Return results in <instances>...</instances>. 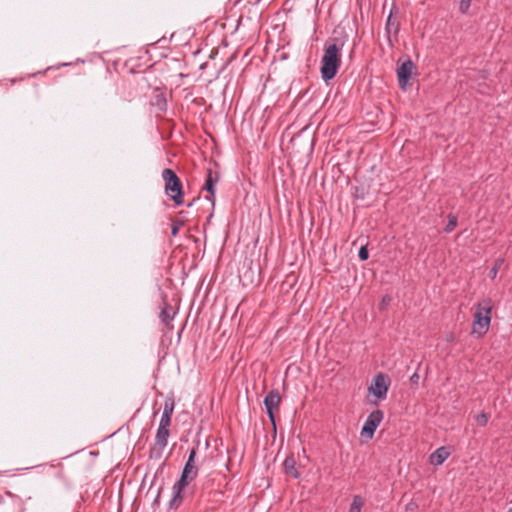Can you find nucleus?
I'll return each mask as SVG.
<instances>
[{"mask_svg": "<svg viewBox=\"0 0 512 512\" xmlns=\"http://www.w3.org/2000/svg\"><path fill=\"white\" fill-rule=\"evenodd\" d=\"M450 454L451 452L448 447L441 446L430 454L429 462L431 465L440 466L449 458Z\"/></svg>", "mask_w": 512, "mask_h": 512, "instance_id": "11", "label": "nucleus"}, {"mask_svg": "<svg viewBox=\"0 0 512 512\" xmlns=\"http://www.w3.org/2000/svg\"><path fill=\"white\" fill-rule=\"evenodd\" d=\"M169 434V429L158 427L155 442L150 451L151 458H160L162 456V453L168 444Z\"/></svg>", "mask_w": 512, "mask_h": 512, "instance_id": "7", "label": "nucleus"}, {"mask_svg": "<svg viewBox=\"0 0 512 512\" xmlns=\"http://www.w3.org/2000/svg\"><path fill=\"white\" fill-rule=\"evenodd\" d=\"M507 512H512V507Z\"/></svg>", "mask_w": 512, "mask_h": 512, "instance_id": "31", "label": "nucleus"}, {"mask_svg": "<svg viewBox=\"0 0 512 512\" xmlns=\"http://www.w3.org/2000/svg\"><path fill=\"white\" fill-rule=\"evenodd\" d=\"M197 455V449L192 448L189 451L188 459L183 467L179 481L189 484L192 480L197 477L198 468L195 465V459Z\"/></svg>", "mask_w": 512, "mask_h": 512, "instance_id": "6", "label": "nucleus"}, {"mask_svg": "<svg viewBox=\"0 0 512 512\" xmlns=\"http://www.w3.org/2000/svg\"><path fill=\"white\" fill-rule=\"evenodd\" d=\"M344 44L338 41L326 43L321 59L320 73L324 82L332 80L341 65V53Z\"/></svg>", "mask_w": 512, "mask_h": 512, "instance_id": "1", "label": "nucleus"}, {"mask_svg": "<svg viewBox=\"0 0 512 512\" xmlns=\"http://www.w3.org/2000/svg\"><path fill=\"white\" fill-rule=\"evenodd\" d=\"M363 507V500L360 495H354L352 503L349 508V512H361Z\"/></svg>", "mask_w": 512, "mask_h": 512, "instance_id": "14", "label": "nucleus"}, {"mask_svg": "<svg viewBox=\"0 0 512 512\" xmlns=\"http://www.w3.org/2000/svg\"><path fill=\"white\" fill-rule=\"evenodd\" d=\"M160 316H161L162 321L165 324H168L173 319V316H171L170 313L166 309H163L161 311Z\"/></svg>", "mask_w": 512, "mask_h": 512, "instance_id": "24", "label": "nucleus"}, {"mask_svg": "<svg viewBox=\"0 0 512 512\" xmlns=\"http://www.w3.org/2000/svg\"><path fill=\"white\" fill-rule=\"evenodd\" d=\"M296 462L293 457H287L284 461L285 471L291 474L293 477L298 478L299 475L295 468Z\"/></svg>", "mask_w": 512, "mask_h": 512, "instance_id": "13", "label": "nucleus"}, {"mask_svg": "<svg viewBox=\"0 0 512 512\" xmlns=\"http://www.w3.org/2000/svg\"><path fill=\"white\" fill-rule=\"evenodd\" d=\"M415 508H417V505L413 502H410L407 506H406V510L407 511H412L414 510Z\"/></svg>", "mask_w": 512, "mask_h": 512, "instance_id": "26", "label": "nucleus"}, {"mask_svg": "<svg viewBox=\"0 0 512 512\" xmlns=\"http://www.w3.org/2000/svg\"><path fill=\"white\" fill-rule=\"evenodd\" d=\"M281 401L280 394L277 390H271L264 398V406L270 421L275 424L274 410L279 408Z\"/></svg>", "mask_w": 512, "mask_h": 512, "instance_id": "8", "label": "nucleus"}, {"mask_svg": "<svg viewBox=\"0 0 512 512\" xmlns=\"http://www.w3.org/2000/svg\"><path fill=\"white\" fill-rule=\"evenodd\" d=\"M384 413L382 410L376 409L372 411L367 419L365 420L362 429H361V436L371 439L374 436V433L377 429V427L380 425L381 421L383 420Z\"/></svg>", "mask_w": 512, "mask_h": 512, "instance_id": "5", "label": "nucleus"}, {"mask_svg": "<svg viewBox=\"0 0 512 512\" xmlns=\"http://www.w3.org/2000/svg\"><path fill=\"white\" fill-rule=\"evenodd\" d=\"M472 0H459V11L461 14H467Z\"/></svg>", "mask_w": 512, "mask_h": 512, "instance_id": "18", "label": "nucleus"}, {"mask_svg": "<svg viewBox=\"0 0 512 512\" xmlns=\"http://www.w3.org/2000/svg\"><path fill=\"white\" fill-rule=\"evenodd\" d=\"M391 380L384 373H378L371 385L368 388V391L373 394L377 399L384 400L387 396L388 389L390 387Z\"/></svg>", "mask_w": 512, "mask_h": 512, "instance_id": "4", "label": "nucleus"}, {"mask_svg": "<svg viewBox=\"0 0 512 512\" xmlns=\"http://www.w3.org/2000/svg\"><path fill=\"white\" fill-rule=\"evenodd\" d=\"M162 178L165 181V193L179 206L183 203L182 184L176 173L166 168L162 171Z\"/></svg>", "mask_w": 512, "mask_h": 512, "instance_id": "3", "label": "nucleus"}, {"mask_svg": "<svg viewBox=\"0 0 512 512\" xmlns=\"http://www.w3.org/2000/svg\"><path fill=\"white\" fill-rule=\"evenodd\" d=\"M418 381H419V374H418V372H414V373L411 375V377H410V382H411L412 384L417 385V384H418Z\"/></svg>", "mask_w": 512, "mask_h": 512, "instance_id": "25", "label": "nucleus"}, {"mask_svg": "<svg viewBox=\"0 0 512 512\" xmlns=\"http://www.w3.org/2000/svg\"><path fill=\"white\" fill-rule=\"evenodd\" d=\"M174 411V401L172 399H167L164 403L163 408V416H169L171 417Z\"/></svg>", "mask_w": 512, "mask_h": 512, "instance_id": "17", "label": "nucleus"}, {"mask_svg": "<svg viewBox=\"0 0 512 512\" xmlns=\"http://www.w3.org/2000/svg\"><path fill=\"white\" fill-rule=\"evenodd\" d=\"M358 257H359V258H360V260H362V261H365V260H367V259H368V257H369V252H368L367 246H362V247L359 249Z\"/></svg>", "mask_w": 512, "mask_h": 512, "instance_id": "22", "label": "nucleus"}, {"mask_svg": "<svg viewBox=\"0 0 512 512\" xmlns=\"http://www.w3.org/2000/svg\"><path fill=\"white\" fill-rule=\"evenodd\" d=\"M504 263V259L503 258H498L495 260L493 266L491 267L489 273H488V276L491 278V279H495L497 274H498V271L499 269L502 267Z\"/></svg>", "mask_w": 512, "mask_h": 512, "instance_id": "16", "label": "nucleus"}, {"mask_svg": "<svg viewBox=\"0 0 512 512\" xmlns=\"http://www.w3.org/2000/svg\"><path fill=\"white\" fill-rule=\"evenodd\" d=\"M217 182H218L217 174L214 176L212 170L208 169L204 188L209 194L214 195L215 185Z\"/></svg>", "mask_w": 512, "mask_h": 512, "instance_id": "12", "label": "nucleus"}, {"mask_svg": "<svg viewBox=\"0 0 512 512\" xmlns=\"http://www.w3.org/2000/svg\"><path fill=\"white\" fill-rule=\"evenodd\" d=\"M392 301V298L391 296L389 295H384L380 301V304H379V308L380 310H383L385 309L389 304L390 302Z\"/></svg>", "mask_w": 512, "mask_h": 512, "instance_id": "23", "label": "nucleus"}, {"mask_svg": "<svg viewBox=\"0 0 512 512\" xmlns=\"http://www.w3.org/2000/svg\"><path fill=\"white\" fill-rule=\"evenodd\" d=\"M188 485L189 484L184 483V482H182V484H181V481H179V480L174 484V486L172 488V498L170 499L169 504H168L170 509L179 508V506L181 505V503L183 501L182 492Z\"/></svg>", "mask_w": 512, "mask_h": 512, "instance_id": "10", "label": "nucleus"}, {"mask_svg": "<svg viewBox=\"0 0 512 512\" xmlns=\"http://www.w3.org/2000/svg\"><path fill=\"white\" fill-rule=\"evenodd\" d=\"M155 105L162 111L166 110L167 104L166 99L162 95L156 96V102Z\"/></svg>", "mask_w": 512, "mask_h": 512, "instance_id": "19", "label": "nucleus"}, {"mask_svg": "<svg viewBox=\"0 0 512 512\" xmlns=\"http://www.w3.org/2000/svg\"><path fill=\"white\" fill-rule=\"evenodd\" d=\"M448 218V223L446 224V226L444 227V231L446 233H450L452 232L455 227L457 226V223H458V219H457V216L454 215V214H448L447 216Z\"/></svg>", "mask_w": 512, "mask_h": 512, "instance_id": "15", "label": "nucleus"}, {"mask_svg": "<svg viewBox=\"0 0 512 512\" xmlns=\"http://www.w3.org/2000/svg\"><path fill=\"white\" fill-rule=\"evenodd\" d=\"M392 14L390 13L387 18V28L391 25Z\"/></svg>", "mask_w": 512, "mask_h": 512, "instance_id": "27", "label": "nucleus"}, {"mask_svg": "<svg viewBox=\"0 0 512 512\" xmlns=\"http://www.w3.org/2000/svg\"><path fill=\"white\" fill-rule=\"evenodd\" d=\"M413 68H414V63L410 59H407L406 61H404L397 68L398 82L401 87H405V85L407 84L408 80L411 77Z\"/></svg>", "mask_w": 512, "mask_h": 512, "instance_id": "9", "label": "nucleus"}, {"mask_svg": "<svg viewBox=\"0 0 512 512\" xmlns=\"http://www.w3.org/2000/svg\"><path fill=\"white\" fill-rule=\"evenodd\" d=\"M492 300L484 298L476 306L473 320V333L484 335L491 323Z\"/></svg>", "mask_w": 512, "mask_h": 512, "instance_id": "2", "label": "nucleus"}, {"mask_svg": "<svg viewBox=\"0 0 512 512\" xmlns=\"http://www.w3.org/2000/svg\"><path fill=\"white\" fill-rule=\"evenodd\" d=\"M482 417H483V419H481V422H482L481 425H484L487 422V418L484 414L482 415Z\"/></svg>", "mask_w": 512, "mask_h": 512, "instance_id": "28", "label": "nucleus"}, {"mask_svg": "<svg viewBox=\"0 0 512 512\" xmlns=\"http://www.w3.org/2000/svg\"><path fill=\"white\" fill-rule=\"evenodd\" d=\"M170 425H171V417L162 415L158 427L169 429Z\"/></svg>", "mask_w": 512, "mask_h": 512, "instance_id": "21", "label": "nucleus"}, {"mask_svg": "<svg viewBox=\"0 0 512 512\" xmlns=\"http://www.w3.org/2000/svg\"><path fill=\"white\" fill-rule=\"evenodd\" d=\"M482 417H483V419H481V422H482L481 425H484L487 422V418L484 414L482 415Z\"/></svg>", "mask_w": 512, "mask_h": 512, "instance_id": "29", "label": "nucleus"}, {"mask_svg": "<svg viewBox=\"0 0 512 512\" xmlns=\"http://www.w3.org/2000/svg\"><path fill=\"white\" fill-rule=\"evenodd\" d=\"M192 205H193V201L187 204L188 207H191Z\"/></svg>", "mask_w": 512, "mask_h": 512, "instance_id": "30", "label": "nucleus"}, {"mask_svg": "<svg viewBox=\"0 0 512 512\" xmlns=\"http://www.w3.org/2000/svg\"><path fill=\"white\" fill-rule=\"evenodd\" d=\"M183 226V221L181 220H176L172 223V227H171V234L173 236H177L178 232H179V229Z\"/></svg>", "mask_w": 512, "mask_h": 512, "instance_id": "20", "label": "nucleus"}]
</instances>
